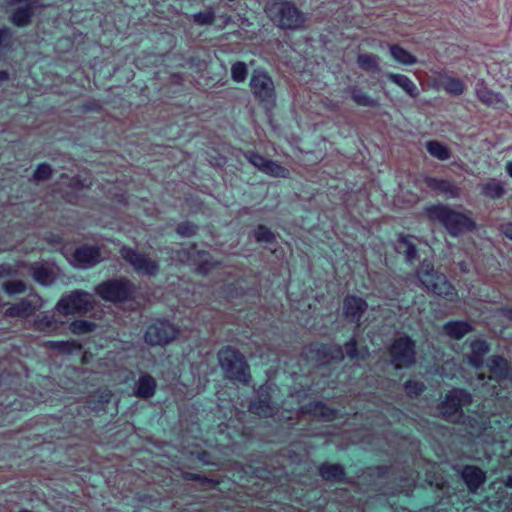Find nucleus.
I'll return each mask as SVG.
<instances>
[{
	"label": "nucleus",
	"mask_w": 512,
	"mask_h": 512,
	"mask_svg": "<svg viewBox=\"0 0 512 512\" xmlns=\"http://www.w3.org/2000/svg\"><path fill=\"white\" fill-rule=\"evenodd\" d=\"M249 409L252 413L261 417H269L273 415V408L266 401L253 402L249 406Z\"/></svg>",
	"instance_id": "obj_38"
},
{
	"label": "nucleus",
	"mask_w": 512,
	"mask_h": 512,
	"mask_svg": "<svg viewBox=\"0 0 512 512\" xmlns=\"http://www.w3.org/2000/svg\"><path fill=\"white\" fill-rule=\"evenodd\" d=\"M387 78L400 87L405 93H407L412 98H417L419 96V91L415 83L406 75L398 74V73H387Z\"/></svg>",
	"instance_id": "obj_21"
},
{
	"label": "nucleus",
	"mask_w": 512,
	"mask_h": 512,
	"mask_svg": "<svg viewBox=\"0 0 512 512\" xmlns=\"http://www.w3.org/2000/svg\"><path fill=\"white\" fill-rule=\"evenodd\" d=\"M10 6H17L12 14V22L17 26L28 24L32 15V0H8Z\"/></svg>",
	"instance_id": "obj_17"
},
{
	"label": "nucleus",
	"mask_w": 512,
	"mask_h": 512,
	"mask_svg": "<svg viewBox=\"0 0 512 512\" xmlns=\"http://www.w3.org/2000/svg\"><path fill=\"white\" fill-rule=\"evenodd\" d=\"M351 99L353 102L361 107H378L379 101L372 98L362 88L358 86H352L348 89Z\"/></svg>",
	"instance_id": "obj_25"
},
{
	"label": "nucleus",
	"mask_w": 512,
	"mask_h": 512,
	"mask_svg": "<svg viewBox=\"0 0 512 512\" xmlns=\"http://www.w3.org/2000/svg\"><path fill=\"white\" fill-rule=\"evenodd\" d=\"M440 86L448 93L453 96H460L464 92L463 82L455 77L444 76L440 82Z\"/></svg>",
	"instance_id": "obj_29"
},
{
	"label": "nucleus",
	"mask_w": 512,
	"mask_h": 512,
	"mask_svg": "<svg viewBox=\"0 0 512 512\" xmlns=\"http://www.w3.org/2000/svg\"><path fill=\"white\" fill-rule=\"evenodd\" d=\"M43 305L42 300L37 295H29L22 299L17 304L9 307L6 310V315L9 317H27L33 314L37 309Z\"/></svg>",
	"instance_id": "obj_12"
},
{
	"label": "nucleus",
	"mask_w": 512,
	"mask_h": 512,
	"mask_svg": "<svg viewBox=\"0 0 512 512\" xmlns=\"http://www.w3.org/2000/svg\"><path fill=\"white\" fill-rule=\"evenodd\" d=\"M424 389V386L420 382L416 381H407L405 383V391L410 396H417L419 395Z\"/></svg>",
	"instance_id": "obj_46"
},
{
	"label": "nucleus",
	"mask_w": 512,
	"mask_h": 512,
	"mask_svg": "<svg viewBox=\"0 0 512 512\" xmlns=\"http://www.w3.org/2000/svg\"><path fill=\"white\" fill-rule=\"evenodd\" d=\"M20 512H31V511H29V510H22V511H20Z\"/></svg>",
	"instance_id": "obj_57"
},
{
	"label": "nucleus",
	"mask_w": 512,
	"mask_h": 512,
	"mask_svg": "<svg viewBox=\"0 0 512 512\" xmlns=\"http://www.w3.org/2000/svg\"><path fill=\"white\" fill-rule=\"evenodd\" d=\"M185 478L186 479H197L195 474H187Z\"/></svg>",
	"instance_id": "obj_52"
},
{
	"label": "nucleus",
	"mask_w": 512,
	"mask_h": 512,
	"mask_svg": "<svg viewBox=\"0 0 512 512\" xmlns=\"http://www.w3.org/2000/svg\"><path fill=\"white\" fill-rule=\"evenodd\" d=\"M93 307L92 295L83 291H74L67 297L61 298L56 309L63 315L86 313Z\"/></svg>",
	"instance_id": "obj_7"
},
{
	"label": "nucleus",
	"mask_w": 512,
	"mask_h": 512,
	"mask_svg": "<svg viewBox=\"0 0 512 512\" xmlns=\"http://www.w3.org/2000/svg\"><path fill=\"white\" fill-rule=\"evenodd\" d=\"M500 231L508 239L512 240V222H506L500 225Z\"/></svg>",
	"instance_id": "obj_48"
},
{
	"label": "nucleus",
	"mask_w": 512,
	"mask_h": 512,
	"mask_svg": "<svg viewBox=\"0 0 512 512\" xmlns=\"http://www.w3.org/2000/svg\"><path fill=\"white\" fill-rule=\"evenodd\" d=\"M355 346H356V343L354 340H352L346 344V353L350 358H354L357 355Z\"/></svg>",
	"instance_id": "obj_49"
},
{
	"label": "nucleus",
	"mask_w": 512,
	"mask_h": 512,
	"mask_svg": "<svg viewBox=\"0 0 512 512\" xmlns=\"http://www.w3.org/2000/svg\"><path fill=\"white\" fill-rule=\"evenodd\" d=\"M52 169L48 164H41L37 167L34 172V179L37 181H43L51 176Z\"/></svg>",
	"instance_id": "obj_45"
},
{
	"label": "nucleus",
	"mask_w": 512,
	"mask_h": 512,
	"mask_svg": "<svg viewBox=\"0 0 512 512\" xmlns=\"http://www.w3.org/2000/svg\"><path fill=\"white\" fill-rule=\"evenodd\" d=\"M490 372L497 378L498 382L510 380L512 382V375L508 374V365L504 358L500 356H493L488 363Z\"/></svg>",
	"instance_id": "obj_22"
},
{
	"label": "nucleus",
	"mask_w": 512,
	"mask_h": 512,
	"mask_svg": "<svg viewBox=\"0 0 512 512\" xmlns=\"http://www.w3.org/2000/svg\"><path fill=\"white\" fill-rule=\"evenodd\" d=\"M95 329V325L92 322L85 320H76L70 324V330L73 334L79 335L91 332Z\"/></svg>",
	"instance_id": "obj_40"
},
{
	"label": "nucleus",
	"mask_w": 512,
	"mask_h": 512,
	"mask_svg": "<svg viewBox=\"0 0 512 512\" xmlns=\"http://www.w3.org/2000/svg\"><path fill=\"white\" fill-rule=\"evenodd\" d=\"M417 278L428 292L448 301H454L457 298L456 289L445 275L434 270L431 263L426 261L421 263L417 271Z\"/></svg>",
	"instance_id": "obj_3"
},
{
	"label": "nucleus",
	"mask_w": 512,
	"mask_h": 512,
	"mask_svg": "<svg viewBox=\"0 0 512 512\" xmlns=\"http://www.w3.org/2000/svg\"><path fill=\"white\" fill-rule=\"evenodd\" d=\"M389 52L392 59L398 64L410 66L414 65L417 62V58L400 45H389Z\"/></svg>",
	"instance_id": "obj_26"
},
{
	"label": "nucleus",
	"mask_w": 512,
	"mask_h": 512,
	"mask_svg": "<svg viewBox=\"0 0 512 512\" xmlns=\"http://www.w3.org/2000/svg\"><path fill=\"white\" fill-rule=\"evenodd\" d=\"M472 401L471 395L464 390L455 389L447 394L441 404V413L446 418L452 419L462 406L469 405Z\"/></svg>",
	"instance_id": "obj_11"
},
{
	"label": "nucleus",
	"mask_w": 512,
	"mask_h": 512,
	"mask_svg": "<svg viewBox=\"0 0 512 512\" xmlns=\"http://www.w3.org/2000/svg\"><path fill=\"white\" fill-rule=\"evenodd\" d=\"M265 12L282 29H300L305 23L304 14L294 4L287 1L271 0L266 4Z\"/></svg>",
	"instance_id": "obj_2"
},
{
	"label": "nucleus",
	"mask_w": 512,
	"mask_h": 512,
	"mask_svg": "<svg viewBox=\"0 0 512 512\" xmlns=\"http://www.w3.org/2000/svg\"><path fill=\"white\" fill-rule=\"evenodd\" d=\"M390 354L392 363L396 369L409 367L414 363L415 351L412 340L408 337H400L391 346Z\"/></svg>",
	"instance_id": "obj_9"
},
{
	"label": "nucleus",
	"mask_w": 512,
	"mask_h": 512,
	"mask_svg": "<svg viewBox=\"0 0 512 512\" xmlns=\"http://www.w3.org/2000/svg\"><path fill=\"white\" fill-rule=\"evenodd\" d=\"M156 387L155 379L148 374H144L137 381L135 395L140 398H150L155 394Z\"/></svg>",
	"instance_id": "obj_23"
},
{
	"label": "nucleus",
	"mask_w": 512,
	"mask_h": 512,
	"mask_svg": "<svg viewBox=\"0 0 512 512\" xmlns=\"http://www.w3.org/2000/svg\"><path fill=\"white\" fill-rule=\"evenodd\" d=\"M471 353L467 356L469 364L475 368L483 365V358L489 352V346L484 340H474L470 344Z\"/></svg>",
	"instance_id": "obj_20"
},
{
	"label": "nucleus",
	"mask_w": 512,
	"mask_h": 512,
	"mask_svg": "<svg viewBox=\"0 0 512 512\" xmlns=\"http://www.w3.org/2000/svg\"><path fill=\"white\" fill-rule=\"evenodd\" d=\"M196 231V227L190 224H181L178 226L177 232L182 236L193 235Z\"/></svg>",
	"instance_id": "obj_47"
},
{
	"label": "nucleus",
	"mask_w": 512,
	"mask_h": 512,
	"mask_svg": "<svg viewBox=\"0 0 512 512\" xmlns=\"http://www.w3.org/2000/svg\"><path fill=\"white\" fill-rule=\"evenodd\" d=\"M102 260L98 248L92 246H83L75 250L72 256V263L79 268H89Z\"/></svg>",
	"instance_id": "obj_13"
},
{
	"label": "nucleus",
	"mask_w": 512,
	"mask_h": 512,
	"mask_svg": "<svg viewBox=\"0 0 512 512\" xmlns=\"http://www.w3.org/2000/svg\"><path fill=\"white\" fill-rule=\"evenodd\" d=\"M2 289L5 291V293L12 296L25 292L26 286L22 281L12 280L4 282L2 284Z\"/></svg>",
	"instance_id": "obj_39"
},
{
	"label": "nucleus",
	"mask_w": 512,
	"mask_h": 512,
	"mask_svg": "<svg viewBox=\"0 0 512 512\" xmlns=\"http://www.w3.org/2000/svg\"><path fill=\"white\" fill-rule=\"evenodd\" d=\"M337 358H338V359H342V353H341V351H338V357H337Z\"/></svg>",
	"instance_id": "obj_53"
},
{
	"label": "nucleus",
	"mask_w": 512,
	"mask_h": 512,
	"mask_svg": "<svg viewBox=\"0 0 512 512\" xmlns=\"http://www.w3.org/2000/svg\"><path fill=\"white\" fill-rule=\"evenodd\" d=\"M253 96L261 103L274 105L276 100L275 85L272 78L262 70H254L249 82Z\"/></svg>",
	"instance_id": "obj_5"
},
{
	"label": "nucleus",
	"mask_w": 512,
	"mask_h": 512,
	"mask_svg": "<svg viewBox=\"0 0 512 512\" xmlns=\"http://www.w3.org/2000/svg\"><path fill=\"white\" fill-rule=\"evenodd\" d=\"M425 213L430 221L442 224L453 236L471 230L475 226L467 215L443 204L428 206L425 208Z\"/></svg>",
	"instance_id": "obj_1"
},
{
	"label": "nucleus",
	"mask_w": 512,
	"mask_h": 512,
	"mask_svg": "<svg viewBox=\"0 0 512 512\" xmlns=\"http://www.w3.org/2000/svg\"><path fill=\"white\" fill-rule=\"evenodd\" d=\"M359 68L366 72L379 73L381 71L380 58L376 54L362 53L357 56Z\"/></svg>",
	"instance_id": "obj_28"
},
{
	"label": "nucleus",
	"mask_w": 512,
	"mask_h": 512,
	"mask_svg": "<svg viewBox=\"0 0 512 512\" xmlns=\"http://www.w3.org/2000/svg\"><path fill=\"white\" fill-rule=\"evenodd\" d=\"M133 292L132 284L126 279L110 280L96 287V293L104 300L118 302L128 299Z\"/></svg>",
	"instance_id": "obj_8"
},
{
	"label": "nucleus",
	"mask_w": 512,
	"mask_h": 512,
	"mask_svg": "<svg viewBox=\"0 0 512 512\" xmlns=\"http://www.w3.org/2000/svg\"><path fill=\"white\" fill-rule=\"evenodd\" d=\"M509 481H510L509 486H512V478H509Z\"/></svg>",
	"instance_id": "obj_54"
},
{
	"label": "nucleus",
	"mask_w": 512,
	"mask_h": 512,
	"mask_svg": "<svg viewBox=\"0 0 512 512\" xmlns=\"http://www.w3.org/2000/svg\"><path fill=\"white\" fill-rule=\"evenodd\" d=\"M425 182L429 188L444 194L448 198H458L460 196V188L449 181L430 177Z\"/></svg>",
	"instance_id": "obj_18"
},
{
	"label": "nucleus",
	"mask_w": 512,
	"mask_h": 512,
	"mask_svg": "<svg viewBox=\"0 0 512 512\" xmlns=\"http://www.w3.org/2000/svg\"><path fill=\"white\" fill-rule=\"evenodd\" d=\"M181 261H186L195 266L199 274H207L212 268L216 266V262L211 260L210 255L205 251H199L192 248L186 258H181Z\"/></svg>",
	"instance_id": "obj_14"
},
{
	"label": "nucleus",
	"mask_w": 512,
	"mask_h": 512,
	"mask_svg": "<svg viewBox=\"0 0 512 512\" xmlns=\"http://www.w3.org/2000/svg\"><path fill=\"white\" fill-rule=\"evenodd\" d=\"M9 75L6 71H0V80L6 81L8 80Z\"/></svg>",
	"instance_id": "obj_51"
},
{
	"label": "nucleus",
	"mask_w": 512,
	"mask_h": 512,
	"mask_svg": "<svg viewBox=\"0 0 512 512\" xmlns=\"http://www.w3.org/2000/svg\"><path fill=\"white\" fill-rule=\"evenodd\" d=\"M426 148L429 154L439 160H447L451 157V152L448 147L439 141L431 140L426 143Z\"/></svg>",
	"instance_id": "obj_30"
},
{
	"label": "nucleus",
	"mask_w": 512,
	"mask_h": 512,
	"mask_svg": "<svg viewBox=\"0 0 512 512\" xmlns=\"http://www.w3.org/2000/svg\"><path fill=\"white\" fill-rule=\"evenodd\" d=\"M319 472L322 478L326 480H339L344 475L342 467L337 464L322 465Z\"/></svg>",
	"instance_id": "obj_34"
},
{
	"label": "nucleus",
	"mask_w": 512,
	"mask_h": 512,
	"mask_svg": "<svg viewBox=\"0 0 512 512\" xmlns=\"http://www.w3.org/2000/svg\"><path fill=\"white\" fill-rule=\"evenodd\" d=\"M120 253L122 258L126 260L137 273L153 276L158 272V263L136 250L123 247Z\"/></svg>",
	"instance_id": "obj_10"
},
{
	"label": "nucleus",
	"mask_w": 512,
	"mask_h": 512,
	"mask_svg": "<svg viewBox=\"0 0 512 512\" xmlns=\"http://www.w3.org/2000/svg\"><path fill=\"white\" fill-rule=\"evenodd\" d=\"M505 169H506V172L509 175V177L512 178V161H509L506 163Z\"/></svg>",
	"instance_id": "obj_50"
},
{
	"label": "nucleus",
	"mask_w": 512,
	"mask_h": 512,
	"mask_svg": "<svg viewBox=\"0 0 512 512\" xmlns=\"http://www.w3.org/2000/svg\"><path fill=\"white\" fill-rule=\"evenodd\" d=\"M476 96L483 104L487 106L495 108L507 107V103L505 101L504 96L498 92L489 89L483 83L477 84Z\"/></svg>",
	"instance_id": "obj_16"
},
{
	"label": "nucleus",
	"mask_w": 512,
	"mask_h": 512,
	"mask_svg": "<svg viewBox=\"0 0 512 512\" xmlns=\"http://www.w3.org/2000/svg\"><path fill=\"white\" fill-rule=\"evenodd\" d=\"M509 481H510L509 486H512V478H509Z\"/></svg>",
	"instance_id": "obj_56"
},
{
	"label": "nucleus",
	"mask_w": 512,
	"mask_h": 512,
	"mask_svg": "<svg viewBox=\"0 0 512 512\" xmlns=\"http://www.w3.org/2000/svg\"><path fill=\"white\" fill-rule=\"evenodd\" d=\"M262 172L276 178H288L290 175L288 169L272 160H268Z\"/></svg>",
	"instance_id": "obj_33"
},
{
	"label": "nucleus",
	"mask_w": 512,
	"mask_h": 512,
	"mask_svg": "<svg viewBox=\"0 0 512 512\" xmlns=\"http://www.w3.org/2000/svg\"><path fill=\"white\" fill-rule=\"evenodd\" d=\"M368 305L366 301L360 297L349 295L343 301V314L345 318L351 322H358Z\"/></svg>",
	"instance_id": "obj_15"
},
{
	"label": "nucleus",
	"mask_w": 512,
	"mask_h": 512,
	"mask_svg": "<svg viewBox=\"0 0 512 512\" xmlns=\"http://www.w3.org/2000/svg\"><path fill=\"white\" fill-rule=\"evenodd\" d=\"M32 275L35 281L41 285H50L54 281V275L50 269L44 265H35L32 268Z\"/></svg>",
	"instance_id": "obj_31"
},
{
	"label": "nucleus",
	"mask_w": 512,
	"mask_h": 512,
	"mask_svg": "<svg viewBox=\"0 0 512 512\" xmlns=\"http://www.w3.org/2000/svg\"><path fill=\"white\" fill-rule=\"evenodd\" d=\"M179 329L167 321H157L150 325L145 333V342L152 346H163L177 339Z\"/></svg>",
	"instance_id": "obj_6"
},
{
	"label": "nucleus",
	"mask_w": 512,
	"mask_h": 512,
	"mask_svg": "<svg viewBox=\"0 0 512 512\" xmlns=\"http://www.w3.org/2000/svg\"><path fill=\"white\" fill-rule=\"evenodd\" d=\"M245 157L254 167H256L261 172L269 160L256 152H247Z\"/></svg>",
	"instance_id": "obj_44"
},
{
	"label": "nucleus",
	"mask_w": 512,
	"mask_h": 512,
	"mask_svg": "<svg viewBox=\"0 0 512 512\" xmlns=\"http://www.w3.org/2000/svg\"><path fill=\"white\" fill-rule=\"evenodd\" d=\"M509 481H510L509 486H512V478H509Z\"/></svg>",
	"instance_id": "obj_55"
},
{
	"label": "nucleus",
	"mask_w": 512,
	"mask_h": 512,
	"mask_svg": "<svg viewBox=\"0 0 512 512\" xmlns=\"http://www.w3.org/2000/svg\"><path fill=\"white\" fill-rule=\"evenodd\" d=\"M399 242L405 247L404 254L407 261L412 262L416 259L417 249L407 236H401Z\"/></svg>",
	"instance_id": "obj_42"
},
{
	"label": "nucleus",
	"mask_w": 512,
	"mask_h": 512,
	"mask_svg": "<svg viewBox=\"0 0 512 512\" xmlns=\"http://www.w3.org/2000/svg\"><path fill=\"white\" fill-rule=\"evenodd\" d=\"M34 327L38 331L51 333L57 328V324L53 315L45 313L35 320Z\"/></svg>",
	"instance_id": "obj_32"
},
{
	"label": "nucleus",
	"mask_w": 512,
	"mask_h": 512,
	"mask_svg": "<svg viewBox=\"0 0 512 512\" xmlns=\"http://www.w3.org/2000/svg\"><path fill=\"white\" fill-rule=\"evenodd\" d=\"M218 357L220 366L225 371L228 378L238 381H247L249 376L248 365L241 354L234 349L225 348L219 352Z\"/></svg>",
	"instance_id": "obj_4"
},
{
	"label": "nucleus",
	"mask_w": 512,
	"mask_h": 512,
	"mask_svg": "<svg viewBox=\"0 0 512 512\" xmlns=\"http://www.w3.org/2000/svg\"><path fill=\"white\" fill-rule=\"evenodd\" d=\"M254 237L257 242H266V243H271L275 239V236L271 232V230L265 226H259L254 231Z\"/></svg>",
	"instance_id": "obj_43"
},
{
	"label": "nucleus",
	"mask_w": 512,
	"mask_h": 512,
	"mask_svg": "<svg viewBox=\"0 0 512 512\" xmlns=\"http://www.w3.org/2000/svg\"><path fill=\"white\" fill-rule=\"evenodd\" d=\"M506 193L505 183L496 178H490L481 185V194L485 198L497 200Z\"/></svg>",
	"instance_id": "obj_19"
},
{
	"label": "nucleus",
	"mask_w": 512,
	"mask_h": 512,
	"mask_svg": "<svg viewBox=\"0 0 512 512\" xmlns=\"http://www.w3.org/2000/svg\"><path fill=\"white\" fill-rule=\"evenodd\" d=\"M45 345L50 349L64 353H70L72 350L80 348L75 341H48Z\"/></svg>",
	"instance_id": "obj_37"
},
{
	"label": "nucleus",
	"mask_w": 512,
	"mask_h": 512,
	"mask_svg": "<svg viewBox=\"0 0 512 512\" xmlns=\"http://www.w3.org/2000/svg\"><path fill=\"white\" fill-rule=\"evenodd\" d=\"M462 478L470 490L477 489L485 481V474L474 466H466L462 471Z\"/></svg>",
	"instance_id": "obj_24"
},
{
	"label": "nucleus",
	"mask_w": 512,
	"mask_h": 512,
	"mask_svg": "<svg viewBox=\"0 0 512 512\" xmlns=\"http://www.w3.org/2000/svg\"><path fill=\"white\" fill-rule=\"evenodd\" d=\"M309 412L313 413L314 416L327 421L333 420L336 416V412L334 410L327 408L322 403H315L309 409Z\"/></svg>",
	"instance_id": "obj_36"
},
{
	"label": "nucleus",
	"mask_w": 512,
	"mask_h": 512,
	"mask_svg": "<svg viewBox=\"0 0 512 512\" xmlns=\"http://www.w3.org/2000/svg\"><path fill=\"white\" fill-rule=\"evenodd\" d=\"M443 330L453 339H461L472 331V326L465 321H451L444 325Z\"/></svg>",
	"instance_id": "obj_27"
},
{
	"label": "nucleus",
	"mask_w": 512,
	"mask_h": 512,
	"mask_svg": "<svg viewBox=\"0 0 512 512\" xmlns=\"http://www.w3.org/2000/svg\"><path fill=\"white\" fill-rule=\"evenodd\" d=\"M192 18L198 25H211L215 21V13L209 8L206 11L194 14Z\"/></svg>",
	"instance_id": "obj_41"
},
{
	"label": "nucleus",
	"mask_w": 512,
	"mask_h": 512,
	"mask_svg": "<svg viewBox=\"0 0 512 512\" xmlns=\"http://www.w3.org/2000/svg\"><path fill=\"white\" fill-rule=\"evenodd\" d=\"M248 75L247 65L238 61L231 66V79L236 83H243Z\"/></svg>",
	"instance_id": "obj_35"
}]
</instances>
